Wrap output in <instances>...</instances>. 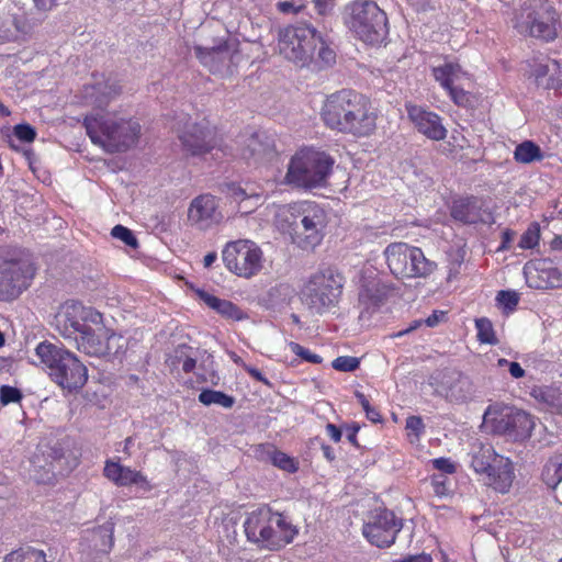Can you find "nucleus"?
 <instances>
[{
  "mask_svg": "<svg viewBox=\"0 0 562 562\" xmlns=\"http://www.w3.org/2000/svg\"><path fill=\"white\" fill-rule=\"evenodd\" d=\"M35 353L48 370L50 379L63 390L76 392L87 383V367L69 350L43 341L37 345Z\"/></svg>",
  "mask_w": 562,
  "mask_h": 562,
  "instance_id": "4",
  "label": "nucleus"
},
{
  "mask_svg": "<svg viewBox=\"0 0 562 562\" xmlns=\"http://www.w3.org/2000/svg\"><path fill=\"white\" fill-rule=\"evenodd\" d=\"M5 562H46V558L43 551L26 548L9 553Z\"/></svg>",
  "mask_w": 562,
  "mask_h": 562,
  "instance_id": "39",
  "label": "nucleus"
},
{
  "mask_svg": "<svg viewBox=\"0 0 562 562\" xmlns=\"http://www.w3.org/2000/svg\"><path fill=\"white\" fill-rule=\"evenodd\" d=\"M446 90L449 92V95L451 97L456 104L465 105L468 103L469 97L463 89L457 88L453 85H451L450 88H446Z\"/></svg>",
  "mask_w": 562,
  "mask_h": 562,
  "instance_id": "51",
  "label": "nucleus"
},
{
  "mask_svg": "<svg viewBox=\"0 0 562 562\" xmlns=\"http://www.w3.org/2000/svg\"><path fill=\"white\" fill-rule=\"evenodd\" d=\"M223 193L233 202L240 205L243 213H250L257 205L261 198V194L255 191H248L246 188L237 183H226L222 189Z\"/></svg>",
  "mask_w": 562,
  "mask_h": 562,
  "instance_id": "32",
  "label": "nucleus"
},
{
  "mask_svg": "<svg viewBox=\"0 0 562 562\" xmlns=\"http://www.w3.org/2000/svg\"><path fill=\"white\" fill-rule=\"evenodd\" d=\"M516 237V233L512 229H505L503 233H502V243L498 247V251H505V250H508L510 248V245L514 241Z\"/></svg>",
  "mask_w": 562,
  "mask_h": 562,
  "instance_id": "55",
  "label": "nucleus"
},
{
  "mask_svg": "<svg viewBox=\"0 0 562 562\" xmlns=\"http://www.w3.org/2000/svg\"><path fill=\"white\" fill-rule=\"evenodd\" d=\"M359 429H360V426L356 423L345 426L346 437H347L348 441L356 447L359 446L357 442V434H358Z\"/></svg>",
  "mask_w": 562,
  "mask_h": 562,
  "instance_id": "57",
  "label": "nucleus"
},
{
  "mask_svg": "<svg viewBox=\"0 0 562 562\" xmlns=\"http://www.w3.org/2000/svg\"><path fill=\"white\" fill-rule=\"evenodd\" d=\"M291 351L296 355L297 357L302 358L303 360L311 362V363H321L322 357L317 353L312 352L311 350L304 348L297 342H291L290 344Z\"/></svg>",
  "mask_w": 562,
  "mask_h": 562,
  "instance_id": "48",
  "label": "nucleus"
},
{
  "mask_svg": "<svg viewBox=\"0 0 562 562\" xmlns=\"http://www.w3.org/2000/svg\"><path fill=\"white\" fill-rule=\"evenodd\" d=\"M222 257L226 268L238 277L251 278L262 268V251L251 240L228 243Z\"/></svg>",
  "mask_w": 562,
  "mask_h": 562,
  "instance_id": "13",
  "label": "nucleus"
},
{
  "mask_svg": "<svg viewBox=\"0 0 562 562\" xmlns=\"http://www.w3.org/2000/svg\"><path fill=\"white\" fill-rule=\"evenodd\" d=\"M111 235L122 240L126 246L132 248L138 247L137 238L134 236L133 232L123 225H115L111 231Z\"/></svg>",
  "mask_w": 562,
  "mask_h": 562,
  "instance_id": "47",
  "label": "nucleus"
},
{
  "mask_svg": "<svg viewBox=\"0 0 562 562\" xmlns=\"http://www.w3.org/2000/svg\"><path fill=\"white\" fill-rule=\"evenodd\" d=\"M527 284L533 289L562 288V270L552 260L540 259L524 268Z\"/></svg>",
  "mask_w": 562,
  "mask_h": 562,
  "instance_id": "20",
  "label": "nucleus"
},
{
  "mask_svg": "<svg viewBox=\"0 0 562 562\" xmlns=\"http://www.w3.org/2000/svg\"><path fill=\"white\" fill-rule=\"evenodd\" d=\"M326 432L330 437V439L335 442L340 441L341 436H342L341 429L330 423H328L326 425Z\"/></svg>",
  "mask_w": 562,
  "mask_h": 562,
  "instance_id": "60",
  "label": "nucleus"
},
{
  "mask_svg": "<svg viewBox=\"0 0 562 562\" xmlns=\"http://www.w3.org/2000/svg\"><path fill=\"white\" fill-rule=\"evenodd\" d=\"M243 369H244V370H245V371H246V372H247V373H248L252 379H255V380H257V381H259V382H262V383H263V384H266V385H270V382L268 381V379H266V378L262 375V373H261L258 369H256V368H254V367H251V366H248V364H246V363H243Z\"/></svg>",
  "mask_w": 562,
  "mask_h": 562,
  "instance_id": "58",
  "label": "nucleus"
},
{
  "mask_svg": "<svg viewBox=\"0 0 562 562\" xmlns=\"http://www.w3.org/2000/svg\"><path fill=\"white\" fill-rule=\"evenodd\" d=\"M555 10L549 2L532 1L526 4L517 19L516 29L543 41H552L557 36Z\"/></svg>",
  "mask_w": 562,
  "mask_h": 562,
  "instance_id": "12",
  "label": "nucleus"
},
{
  "mask_svg": "<svg viewBox=\"0 0 562 562\" xmlns=\"http://www.w3.org/2000/svg\"><path fill=\"white\" fill-rule=\"evenodd\" d=\"M199 297L210 307L214 308L216 301L218 297L205 292V291H198Z\"/></svg>",
  "mask_w": 562,
  "mask_h": 562,
  "instance_id": "63",
  "label": "nucleus"
},
{
  "mask_svg": "<svg viewBox=\"0 0 562 562\" xmlns=\"http://www.w3.org/2000/svg\"><path fill=\"white\" fill-rule=\"evenodd\" d=\"M213 310L232 319L238 321L243 318L241 311L234 303L227 300L218 299Z\"/></svg>",
  "mask_w": 562,
  "mask_h": 562,
  "instance_id": "44",
  "label": "nucleus"
},
{
  "mask_svg": "<svg viewBox=\"0 0 562 562\" xmlns=\"http://www.w3.org/2000/svg\"><path fill=\"white\" fill-rule=\"evenodd\" d=\"M167 362L171 368L181 364L186 373L192 372L196 366V357L192 347L187 345H179L175 348L173 352L169 356Z\"/></svg>",
  "mask_w": 562,
  "mask_h": 562,
  "instance_id": "33",
  "label": "nucleus"
},
{
  "mask_svg": "<svg viewBox=\"0 0 562 562\" xmlns=\"http://www.w3.org/2000/svg\"><path fill=\"white\" fill-rule=\"evenodd\" d=\"M341 292V276L327 269L310 277L301 289L300 299L312 314L323 315L338 305Z\"/></svg>",
  "mask_w": 562,
  "mask_h": 562,
  "instance_id": "9",
  "label": "nucleus"
},
{
  "mask_svg": "<svg viewBox=\"0 0 562 562\" xmlns=\"http://www.w3.org/2000/svg\"><path fill=\"white\" fill-rule=\"evenodd\" d=\"M113 532L114 524L112 521H106L93 529L90 539L93 548L99 552L108 553L113 547Z\"/></svg>",
  "mask_w": 562,
  "mask_h": 562,
  "instance_id": "34",
  "label": "nucleus"
},
{
  "mask_svg": "<svg viewBox=\"0 0 562 562\" xmlns=\"http://www.w3.org/2000/svg\"><path fill=\"white\" fill-rule=\"evenodd\" d=\"M510 375L515 379L524 378L526 372L518 362L512 361L508 366Z\"/></svg>",
  "mask_w": 562,
  "mask_h": 562,
  "instance_id": "61",
  "label": "nucleus"
},
{
  "mask_svg": "<svg viewBox=\"0 0 562 562\" xmlns=\"http://www.w3.org/2000/svg\"><path fill=\"white\" fill-rule=\"evenodd\" d=\"M120 93L115 83L95 80L85 86L86 102L95 108V112L85 117V127L91 142L110 154L122 153L134 146L140 136V124L133 119H124L116 113L103 112L110 101Z\"/></svg>",
  "mask_w": 562,
  "mask_h": 562,
  "instance_id": "1",
  "label": "nucleus"
},
{
  "mask_svg": "<svg viewBox=\"0 0 562 562\" xmlns=\"http://www.w3.org/2000/svg\"><path fill=\"white\" fill-rule=\"evenodd\" d=\"M13 132L16 138L25 143H31L36 137V131L30 124H18Z\"/></svg>",
  "mask_w": 562,
  "mask_h": 562,
  "instance_id": "50",
  "label": "nucleus"
},
{
  "mask_svg": "<svg viewBox=\"0 0 562 562\" xmlns=\"http://www.w3.org/2000/svg\"><path fill=\"white\" fill-rule=\"evenodd\" d=\"M278 9L285 14L297 13L303 9V4H296L293 1H282L278 3Z\"/></svg>",
  "mask_w": 562,
  "mask_h": 562,
  "instance_id": "56",
  "label": "nucleus"
},
{
  "mask_svg": "<svg viewBox=\"0 0 562 562\" xmlns=\"http://www.w3.org/2000/svg\"><path fill=\"white\" fill-rule=\"evenodd\" d=\"M271 461L273 465L280 468L281 470H284L289 473H294L297 470V464L288 454L281 451H273L271 454Z\"/></svg>",
  "mask_w": 562,
  "mask_h": 562,
  "instance_id": "45",
  "label": "nucleus"
},
{
  "mask_svg": "<svg viewBox=\"0 0 562 562\" xmlns=\"http://www.w3.org/2000/svg\"><path fill=\"white\" fill-rule=\"evenodd\" d=\"M405 108L409 120L419 133L432 140L446 138L447 130L442 125L438 114L412 103H406Z\"/></svg>",
  "mask_w": 562,
  "mask_h": 562,
  "instance_id": "22",
  "label": "nucleus"
},
{
  "mask_svg": "<svg viewBox=\"0 0 562 562\" xmlns=\"http://www.w3.org/2000/svg\"><path fill=\"white\" fill-rule=\"evenodd\" d=\"M83 305L77 301L66 302L55 317L56 328L61 336L75 339L89 326L82 323Z\"/></svg>",
  "mask_w": 562,
  "mask_h": 562,
  "instance_id": "23",
  "label": "nucleus"
},
{
  "mask_svg": "<svg viewBox=\"0 0 562 562\" xmlns=\"http://www.w3.org/2000/svg\"><path fill=\"white\" fill-rule=\"evenodd\" d=\"M494 432L510 440H525L531 436L535 427L532 416L517 408H505L492 420Z\"/></svg>",
  "mask_w": 562,
  "mask_h": 562,
  "instance_id": "19",
  "label": "nucleus"
},
{
  "mask_svg": "<svg viewBox=\"0 0 562 562\" xmlns=\"http://www.w3.org/2000/svg\"><path fill=\"white\" fill-rule=\"evenodd\" d=\"M445 317L443 312L435 311L430 316H428L424 323L428 327H435L439 324L440 319Z\"/></svg>",
  "mask_w": 562,
  "mask_h": 562,
  "instance_id": "62",
  "label": "nucleus"
},
{
  "mask_svg": "<svg viewBox=\"0 0 562 562\" xmlns=\"http://www.w3.org/2000/svg\"><path fill=\"white\" fill-rule=\"evenodd\" d=\"M543 482L551 488H555L562 481V456L551 458L542 471Z\"/></svg>",
  "mask_w": 562,
  "mask_h": 562,
  "instance_id": "36",
  "label": "nucleus"
},
{
  "mask_svg": "<svg viewBox=\"0 0 562 562\" xmlns=\"http://www.w3.org/2000/svg\"><path fill=\"white\" fill-rule=\"evenodd\" d=\"M432 465L442 473L452 474L456 472V464L448 458L434 459Z\"/></svg>",
  "mask_w": 562,
  "mask_h": 562,
  "instance_id": "52",
  "label": "nucleus"
},
{
  "mask_svg": "<svg viewBox=\"0 0 562 562\" xmlns=\"http://www.w3.org/2000/svg\"><path fill=\"white\" fill-rule=\"evenodd\" d=\"M101 331H104L100 329ZM77 349L92 357H105L108 345H103L104 336L103 333L95 334L91 327H88L85 331H81L79 336L75 337Z\"/></svg>",
  "mask_w": 562,
  "mask_h": 562,
  "instance_id": "31",
  "label": "nucleus"
},
{
  "mask_svg": "<svg viewBox=\"0 0 562 562\" xmlns=\"http://www.w3.org/2000/svg\"><path fill=\"white\" fill-rule=\"evenodd\" d=\"M217 203L211 194H202L192 200L188 210V220L201 229L209 228L218 221Z\"/></svg>",
  "mask_w": 562,
  "mask_h": 562,
  "instance_id": "24",
  "label": "nucleus"
},
{
  "mask_svg": "<svg viewBox=\"0 0 562 562\" xmlns=\"http://www.w3.org/2000/svg\"><path fill=\"white\" fill-rule=\"evenodd\" d=\"M22 398V393L19 389L3 385L0 387V402L2 405H8L10 403H18Z\"/></svg>",
  "mask_w": 562,
  "mask_h": 562,
  "instance_id": "49",
  "label": "nucleus"
},
{
  "mask_svg": "<svg viewBox=\"0 0 562 562\" xmlns=\"http://www.w3.org/2000/svg\"><path fill=\"white\" fill-rule=\"evenodd\" d=\"M471 468L486 475V484L499 493H507L515 479L513 462L497 454L491 443L475 441L469 452Z\"/></svg>",
  "mask_w": 562,
  "mask_h": 562,
  "instance_id": "8",
  "label": "nucleus"
},
{
  "mask_svg": "<svg viewBox=\"0 0 562 562\" xmlns=\"http://www.w3.org/2000/svg\"><path fill=\"white\" fill-rule=\"evenodd\" d=\"M359 94L353 90L342 89L328 95L321 113L325 125L342 133Z\"/></svg>",
  "mask_w": 562,
  "mask_h": 562,
  "instance_id": "18",
  "label": "nucleus"
},
{
  "mask_svg": "<svg viewBox=\"0 0 562 562\" xmlns=\"http://www.w3.org/2000/svg\"><path fill=\"white\" fill-rule=\"evenodd\" d=\"M451 216L464 224L484 222L481 203L475 196H468L454 201L451 207Z\"/></svg>",
  "mask_w": 562,
  "mask_h": 562,
  "instance_id": "29",
  "label": "nucleus"
},
{
  "mask_svg": "<svg viewBox=\"0 0 562 562\" xmlns=\"http://www.w3.org/2000/svg\"><path fill=\"white\" fill-rule=\"evenodd\" d=\"M406 429L413 431L418 437L425 429L423 419L419 416H409L406 419Z\"/></svg>",
  "mask_w": 562,
  "mask_h": 562,
  "instance_id": "53",
  "label": "nucleus"
},
{
  "mask_svg": "<svg viewBox=\"0 0 562 562\" xmlns=\"http://www.w3.org/2000/svg\"><path fill=\"white\" fill-rule=\"evenodd\" d=\"M90 322L92 324H100L102 323V314L98 311L83 306V313H82V323Z\"/></svg>",
  "mask_w": 562,
  "mask_h": 562,
  "instance_id": "54",
  "label": "nucleus"
},
{
  "mask_svg": "<svg viewBox=\"0 0 562 562\" xmlns=\"http://www.w3.org/2000/svg\"><path fill=\"white\" fill-rule=\"evenodd\" d=\"M274 151L273 140L266 133H254L245 140L241 157L246 160L259 161Z\"/></svg>",
  "mask_w": 562,
  "mask_h": 562,
  "instance_id": "28",
  "label": "nucleus"
},
{
  "mask_svg": "<svg viewBox=\"0 0 562 562\" xmlns=\"http://www.w3.org/2000/svg\"><path fill=\"white\" fill-rule=\"evenodd\" d=\"M283 229L302 249H314L324 237L327 215L323 207L312 201H300L286 205L280 213Z\"/></svg>",
  "mask_w": 562,
  "mask_h": 562,
  "instance_id": "3",
  "label": "nucleus"
},
{
  "mask_svg": "<svg viewBox=\"0 0 562 562\" xmlns=\"http://www.w3.org/2000/svg\"><path fill=\"white\" fill-rule=\"evenodd\" d=\"M360 366V360L357 357L340 356L331 362V367L341 372H352Z\"/></svg>",
  "mask_w": 562,
  "mask_h": 562,
  "instance_id": "46",
  "label": "nucleus"
},
{
  "mask_svg": "<svg viewBox=\"0 0 562 562\" xmlns=\"http://www.w3.org/2000/svg\"><path fill=\"white\" fill-rule=\"evenodd\" d=\"M345 24L369 45L383 43L389 34L386 13L373 0H353L345 7Z\"/></svg>",
  "mask_w": 562,
  "mask_h": 562,
  "instance_id": "6",
  "label": "nucleus"
},
{
  "mask_svg": "<svg viewBox=\"0 0 562 562\" xmlns=\"http://www.w3.org/2000/svg\"><path fill=\"white\" fill-rule=\"evenodd\" d=\"M432 72L435 79L446 89L453 85L454 78L460 72V66L453 63H445L441 66L435 67Z\"/></svg>",
  "mask_w": 562,
  "mask_h": 562,
  "instance_id": "38",
  "label": "nucleus"
},
{
  "mask_svg": "<svg viewBox=\"0 0 562 562\" xmlns=\"http://www.w3.org/2000/svg\"><path fill=\"white\" fill-rule=\"evenodd\" d=\"M429 384L437 395L451 403H464L475 393V386L470 376L457 369L436 370L429 376Z\"/></svg>",
  "mask_w": 562,
  "mask_h": 562,
  "instance_id": "15",
  "label": "nucleus"
},
{
  "mask_svg": "<svg viewBox=\"0 0 562 562\" xmlns=\"http://www.w3.org/2000/svg\"><path fill=\"white\" fill-rule=\"evenodd\" d=\"M408 254H411V259H407L408 271L403 279H426L437 270V263L426 258L420 248L409 245Z\"/></svg>",
  "mask_w": 562,
  "mask_h": 562,
  "instance_id": "30",
  "label": "nucleus"
},
{
  "mask_svg": "<svg viewBox=\"0 0 562 562\" xmlns=\"http://www.w3.org/2000/svg\"><path fill=\"white\" fill-rule=\"evenodd\" d=\"M532 76L538 87L560 89L562 87V66L554 59L535 65Z\"/></svg>",
  "mask_w": 562,
  "mask_h": 562,
  "instance_id": "26",
  "label": "nucleus"
},
{
  "mask_svg": "<svg viewBox=\"0 0 562 562\" xmlns=\"http://www.w3.org/2000/svg\"><path fill=\"white\" fill-rule=\"evenodd\" d=\"M334 164L335 160L324 151L302 149L291 158L284 182L301 189L325 187Z\"/></svg>",
  "mask_w": 562,
  "mask_h": 562,
  "instance_id": "7",
  "label": "nucleus"
},
{
  "mask_svg": "<svg viewBox=\"0 0 562 562\" xmlns=\"http://www.w3.org/2000/svg\"><path fill=\"white\" fill-rule=\"evenodd\" d=\"M247 539L262 548L279 550L292 542L297 530L270 507L262 506L248 514L244 524Z\"/></svg>",
  "mask_w": 562,
  "mask_h": 562,
  "instance_id": "5",
  "label": "nucleus"
},
{
  "mask_svg": "<svg viewBox=\"0 0 562 562\" xmlns=\"http://www.w3.org/2000/svg\"><path fill=\"white\" fill-rule=\"evenodd\" d=\"M199 401L206 406L215 404L224 408H231L235 404V398L233 396L211 389L202 390L199 394Z\"/></svg>",
  "mask_w": 562,
  "mask_h": 562,
  "instance_id": "37",
  "label": "nucleus"
},
{
  "mask_svg": "<svg viewBox=\"0 0 562 562\" xmlns=\"http://www.w3.org/2000/svg\"><path fill=\"white\" fill-rule=\"evenodd\" d=\"M514 158L518 162L530 164L536 160H541L543 155L538 145L531 140H525L516 147Z\"/></svg>",
  "mask_w": 562,
  "mask_h": 562,
  "instance_id": "35",
  "label": "nucleus"
},
{
  "mask_svg": "<svg viewBox=\"0 0 562 562\" xmlns=\"http://www.w3.org/2000/svg\"><path fill=\"white\" fill-rule=\"evenodd\" d=\"M335 0H314L317 12L322 15L327 14L331 9Z\"/></svg>",
  "mask_w": 562,
  "mask_h": 562,
  "instance_id": "59",
  "label": "nucleus"
},
{
  "mask_svg": "<svg viewBox=\"0 0 562 562\" xmlns=\"http://www.w3.org/2000/svg\"><path fill=\"white\" fill-rule=\"evenodd\" d=\"M539 238L540 226L538 223H532L529 225L527 231L521 235L518 246L521 249H532L535 246L538 245Z\"/></svg>",
  "mask_w": 562,
  "mask_h": 562,
  "instance_id": "42",
  "label": "nucleus"
},
{
  "mask_svg": "<svg viewBox=\"0 0 562 562\" xmlns=\"http://www.w3.org/2000/svg\"><path fill=\"white\" fill-rule=\"evenodd\" d=\"M30 463V476L40 484H49L57 474L64 475L72 468L64 442L40 445Z\"/></svg>",
  "mask_w": 562,
  "mask_h": 562,
  "instance_id": "11",
  "label": "nucleus"
},
{
  "mask_svg": "<svg viewBox=\"0 0 562 562\" xmlns=\"http://www.w3.org/2000/svg\"><path fill=\"white\" fill-rule=\"evenodd\" d=\"M403 528V519L387 508H376L369 513L362 527V535L378 548L391 547Z\"/></svg>",
  "mask_w": 562,
  "mask_h": 562,
  "instance_id": "14",
  "label": "nucleus"
},
{
  "mask_svg": "<svg viewBox=\"0 0 562 562\" xmlns=\"http://www.w3.org/2000/svg\"><path fill=\"white\" fill-rule=\"evenodd\" d=\"M376 128V114L372 111L369 100L359 94L350 119L347 121L342 133L357 137L371 135Z\"/></svg>",
  "mask_w": 562,
  "mask_h": 562,
  "instance_id": "21",
  "label": "nucleus"
},
{
  "mask_svg": "<svg viewBox=\"0 0 562 562\" xmlns=\"http://www.w3.org/2000/svg\"><path fill=\"white\" fill-rule=\"evenodd\" d=\"M409 244L396 241L390 244L383 251L387 267L391 273L397 279H403V276L408 271L407 257Z\"/></svg>",
  "mask_w": 562,
  "mask_h": 562,
  "instance_id": "27",
  "label": "nucleus"
},
{
  "mask_svg": "<svg viewBox=\"0 0 562 562\" xmlns=\"http://www.w3.org/2000/svg\"><path fill=\"white\" fill-rule=\"evenodd\" d=\"M104 475L117 486L136 485L145 492L151 490V485L142 472L124 467L119 462L106 461Z\"/></svg>",
  "mask_w": 562,
  "mask_h": 562,
  "instance_id": "25",
  "label": "nucleus"
},
{
  "mask_svg": "<svg viewBox=\"0 0 562 562\" xmlns=\"http://www.w3.org/2000/svg\"><path fill=\"white\" fill-rule=\"evenodd\" d=\"M104 341L103 345H108L109 349L106 350V356H116L124 349V338L121 335H117L113 331L104 330L103 331Z\"/></svg>",
  "mask_w": 562,
  "mask_h": 562,
  "instance_id": "43",
  "label": "nucleus"
},
{
  "mask_svg": "<svg viewBox=\"0 0 562 562\" xmlns=\"http://www.w3.org/2000/svg\"><path fill=\"white\" fill-rule=\"evenodd\" d=\"M194 53L201 64L213 74L231 75L239 65L243 56L235 40L223 41L214 46H194Z\"/></svg>",
  "mask_w": 562,
  "mask_h": 562,
  "instance_id": "16",
  "label": "nucleus"
},
{
  "mask_svg": "<svg viewBox=\"0 0 562 562\" xmlns=\"http://www.w3.org/2000/svg\"><path fill=\"white\" fill-rule=\"evenodd\" d=\"M278 49L286 60L301 67L314 61L319 67L331 66L336 52L313 25H289L279 32Z\"/></svg>",
  "mask_w": 562,
  "mask_h": 562,
  "instance_id": "2",
  "label": "nucleus"
},
{
  "mask_svg": "<svg viewBox=\"0 0 562 562\" xmlns=\"http://www.w3.org/2000/svg\"><path fill=\"white\" fill-rule=\"evenodd\" d=\"M35 269L27 260L0 261V301H12L30 286Z\"/></svg>",
  "mask_w": 562,
  "mask_h": 562,
  "instance_id": "17",
  "label": "nucleus"
},
{
  "mask_svg": "<svg viewBox=\"0 0 562 562\" xmlns=\"http://www.w3.org/2000/svg\"><path fill=\"white\" fill-rule=\"evenodd\" d=\"M477 339L482 344L496 345L498 342L492 322L486 317L475 319Z\"/></svg>",
  "mask_w": 562,
  "mask_h": 562,
  "instance_id": "40",
  "label": "nucleus"
},
{
  "mask_svg": "<svg viewBox=\"0 0 562 562\" xmlns=\"http://www.w3.org/2000/svg\"><path fill=\"white\" fill-rule=\"evenodd\" d=\"M432 483L436 494H445L446 486L443 475H434Z\"/></svg>",
  "mask_w": 562,
  "mask_h": 562,
  "instance_id": "64",
  "label": "nucleus"
},
{
  "mask_svg": "<svg viewBox=\"0 0 562 562\" xmlns=\"http://www.w3.org/2000/svg\"><path fill=\"white\" fill-rule=\"evenodd\" d=\"M172 128L178 135L182 151L187 156H203L218 145L215 128L204 119L195 122L188 114L180 113L176 117Z\"/></svg>",
  "mask_w": 562,
  "mask_h": 562,
  "instance_id": "10",
  "label": "nucleus"
},
{
  "mask_svg": "<svg viewBox=\"0 0 562 562\" xmlns=\"http://www.w3.org/2000/svg\"><path fill=\"white\" fill-rule=\"evenodd\" d=\"M497 305L508 314L516 310L519 303V295L515 291L502 290L496 295Z\"/></svg>",
  "mask_w": 562,
  "mask_h": 562,
  "instance_id": "41",
  "label": "nucleus"
}]
</instances>
